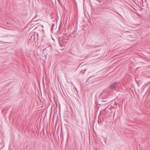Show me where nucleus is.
Instances as JSON below:
<instances>
[{
	"mask_svg": "<svg viewBox=\"0 0 150 150\" xmlns=\"http://www.w3.org/2000/svg\"><path fill=\"white\" fill-rule=\"evenodd\" d=\"M38 21V20H36L35 21L37 22V21Z\"/></svg>",
	"mask_w": 150,
	"mask_h": 150,
	"instance_id": "obj_6",
	"label": "nucleus"
},
{
	"mask_svg": "<svg viewBox=\"0 0 150 150\" xmlns=\"http://www.w3.org/2000/svg\"><path fill=\"white\" fill-rule=\"evenodd\" d=\"M38 16L37 15L35 16H34V17L33 19L32 20H34V19L35 18H36Z\"/></svg>",
	"mask_w": 150,
	"mask_h": 150,
	"instance_id": "obj_4",
	"label": "nucleus"
},
{
	"mask_svg": "<svg viewBox=\"0 0 150 150\" xmlns=\"http://www.w3.org/2000/svg\"><path fill=\"white\" fill-rule=\"evenodd\" d=\"M102 102H105L104 104H107L110 102V100L107 98H103L102 99Z\"/></svg>",
	"mask_w": 150,
	"mask_h": 150,
	"instance_id": "obj_2",
	"label": "nucleus"
},
{
	"mask_svg": "<svg viewBox=\"0 0 150 150\" xmlns=\"http://www.w3.org/2000/svg\"><path fill=\"white\" fill-rule=\"evenodd\" d=\"M95 1H98L100 3L102 1V0H95Z\"/></svg>",
	"mask_w": 150,
	"mask_h": 150,
	"instance_id": "obj_3",
	"label": "nucleus"
},
{
	"mask_svg": "<svg viewBox=\"0 0 150 150\" xmlns=\"http://www.w3.org/2000/svg\"><path fill=\"white\" fill-rule=\"evenodd\" d=\"M117 85V82H115L114 83H112L111 85L109 87L110 89L113 88H115Z\"/></svg>",
	"mask_w": 150,
	"mask_h": 150,
	"instance_id": "obj_1",
	"label": "nucleus"
},
{
	"mask_svg": "<svg viewBox=\"0 0 150 150\" xmlns=\"http://www.w3.org/2000/svg\"><path fill=\"white\" fill-rule=\"evenodd\" d=\"M54 24H53L52 25V27L53 28V26H54Z\"/></svg>",
	"mask_w": 150,
	"mask_h": 150,
	"instance_id": "obj_5",
	"label": "nucleus"
}]
</instances>
